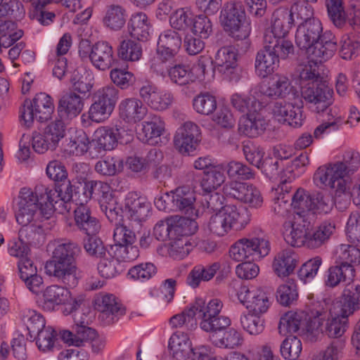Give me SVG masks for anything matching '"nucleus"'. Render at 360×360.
Here are the masks:
<instances>
[{
	"label": "nucleus",
	"instance_id": "nucleus-1",
	"mask_svg": "<svg viewBox=\"0 0 360 360\" xmlns=\"http://www.w3.org/2000/svg\"><path fill=\"white\" fill-rule=\"evenodd\" d=\"M81 252L80 246L75 242L64 240L59 243L46 262V274L68 287H75L79 282L76 258Z\"/></svg>",
	"mask_w": 360,
	"mask_h": 360
},
{
	"label": "nucleus",
	"instance_id": "nucleus-2",
	"mask_svg": "<svg viewBox=\"0 0 360 360\" xmlns=\"http://www.w3.org/2000/svg\"><path fill=\"white\" fill-rule=\"evenodd\" d=\"M307 316V332L314 336L323 334L330 338H338L348 328L347 319L339 315L331 307L318 304L309 309Z\"/></svg>",
	"mask_w": 360,
	"mask_h": 360
},
{
	"label": "nucleus",
	"instance_id": "nucleus-3",
	"mask_svg": "<svg viewBox=\"0 0 360 360\" xmlns=\"http://www.w3.org/2000/svg\"><path fill=\"white\" fill-rule=\"evenodd\" d=\"M39 187H36L35 192L27 188L20 190L15 210V216L18 224L30 223L38 210L39 214L46 219H49L53 214L54 206L48 200L44 199V202L41 200L45 195V191L37 190Z\"/></svg>",
	"mask_w": 360,
	"mask_h": 360
},
{
	"label": "nucleus",
	"instance_id": "nucleus-4",
	"mask_svg": "<svg viewBox=\"0 0 360 360\" xmlns=\"http://www.w3.org/2000/svg\"><path fill=\"white\" fill-rule=\"evenodd\" d=\"M219 22L224 30L236 40L245 39L250 34V23L246 19L241 2L229 1L224 4L220 12Z\"/></svg>",
	"mask_w": 360,
	"mask_h": 360
},
{
	"label": "nucleus",
	"instance_id": "nucleus-5",
	"mask_svg": "<svg viewBox=\"0 0 360 360\" xmlns=\"http://www.w3.org/2000/svg\"><path fill=\"white\" fill-rule=\"evenodd\" d=\"M275 42L271 37H267L264 39L263 49L257 53L255 68L260 77L264 78L273 73L279 66L280 58L285 59L294 52L288 46Z\"/></svg>",
	"mask_w": 360,
	"mask_h": 360
},
{
	"label": "nucleus",
	"instance_id": "nucleus-6",
	"mask_svg": "<svg viewBox=\"0 0 360 360\" xmlns=\"http://www.w3.org/2000/svg\"><path fill=\"white\" fill-rule=\"evenodd\" d=\"M191 307L195 318L200 319V327L204 331L209 333L216 328H226L231 325L229 317L219 315L223 303L219 299L205 302L202 298H197Z\"/></svg>",
	"mask_w": 360,
	"mask_h": 360
},
{
	"label": "nucleus",
	"instance_id": "nucleus-7",
	"mask_svg": "<svg viewBox=\"0 0 360 360\" xmlns=\"http://www.w3.org/2000/svg\"><path fill=\"white\" fill-rule=\"evenodd\" d=\"M270 252V243L263 235L249 236L237 240L229 250L230 257L236 262L258 260Z\"/></svg>",
	"mask_w": 360,
	"mask_h": 360
},
{
	"label": "nucleus",
	"instance_id": "nucleus-8",
	"mask_svg": "<svg viewBox=\"0 0 360 360\" xmlns=\"http://www.w3.org/2000/svg\"><path fill=\"white\" fill-rule=\"evenodd\" d=\"M78 52L83 60L89 59L94 68L102 71L110 69L117 61L112 46L104 41L91 45L89 40H82Z\"/></svg>",
	"mask_w": 360,
	"mask_h": 360
},
{
	"label": "nucleus",
	"instance_id": "nucleus-9",
	"mask_svg": "<svg viewBox=\"0 0 360 360\" xmlns=\"http://www.w3.org/2000/svg\"><path fill=\"white\" fill-rule=\"evenodd\" d=\"M96 331L88 326V320L86 318L75 317V324L72 330H63L60 333L62 340L70 345L80 347L84 342L91 341L92 350L95 353L101 351L105 347V340L96 338Z\"/></svg>",
	"mask_w": 360,
	"mask_h": 360
},
{
	"label": "nucleus",
	"instance_id": "nucleus-10",
	"mask_svg": "<svg viewBox=\"0 0 360 360\" xmlns=\"http://www.w3.org/2000/svg\"><path fill=\"white\" fill-rule=\"evenodd\" d=\"M54 110L52 98L45 94H37L32 101L25 100L20 109V122L27 127H30L36 119L39 122L48 120Z\"/></svg>",
	"mask_w": 360,
	"mask_h": 360
},
{
	"label": "nucleus",
	"instance_id": "nucleus-11",
	"mask_svg": "<svg viewBox=\"0 0 360 360\" xmlns=\"http://www.w3.org/2000/svg\"><path fill=\"white\" fill-rule=\"evenodd\" d=\"M196 229L197 223L194 220L174 216L158 221L153 228V236L159 241L175 240L192 234Z\"/></svg>",
	"mask_w": 360,
	"mask_h": 360
},
{
	"label": "nucleus",
	"instance_id": "nucleus-12",
	"mask_svg": "<svg viewBox=\"0 0 360 360\" xmlns=\"http://www.w3.org/2000/svg\"><path fill=\"white\" fill-rule=\"evenodd\" d=\"M294 19L290 17V13L287 8H280L276 9L272 15L271 26L265 30L264 39L267 37H271L276 43L283 44L288 49L294 50V46L290 41L285 39V37L289 32Z\"/></svg>",
	"mask_w": 360,
	"mask_h": 360
},
{
	"label": "nucleus",
	"instance_id": "nucleus-13",
	"mask_svg": "<svg viewBox=\"0 0 360 360\" xmlns=\"http://www.w3.org/2000/svg\"><path fill=\"white\" fill-rule=\"evenodd\" d=\"M333 89L323 82L301 89L302 98L316 112H323L333 104Z\"/></svg>",
	"mask_w": 360,
	"mask_h": 360
},
{
	"label": "nucleus",
	"instance_id": "nucleus-14",
	"mask_svg": "<svg viewBox=\"0 0 360 360\" xmlns=\"http://www.w3.org/2000/svg\"><path fill=\"white\" fill-rule=\"evenodd\" d=\"M201 140V131L195 122L187 121L176 130L174 143L175 148L182 154L190 155L195 151Z\"/></svg>",
	"mask_w": 360,
	"mask_h": 360
},
{
	"label": "nucleus",
	"instance_id": "nucleus-15",
	"mask_svg": "<svg viewBox=\"0 0 360 360\" xmlns=\"http://www.w3.org/2000/svg\"><path fill=\"white\" fill-rule=\"evenodd\" d=\"M215 69L224 77L231 82H238L240 79L238 66V52L233 46H223L215 56Z\"/></svg>",
	"mask_w": 360,
	"mask_h": 360
},
{
	"label": "nucleus",
	"instance_id": "nucleus-16",
	"mask_svg": "<svg viewBox=\"0 0 360 360\" xmlns=\"http://www.w3.org/2000/svg\"><path fill=\"white\" fill-rule=\"evenodd\" d=\"M323 34V27L321 21L315 18L308 19L301 22L296 30L295 44L306 52L309 51Z\"/></svg>",
	"mask_w": 360,
	"mask_h": 360
},
{
	"label": "nucleus",
	"instance_id": "nucleus-17",
	"mask_svg": "<svg viewBox=\"0 0 360 360\" xmlns=\"http://www.w3.org/2000/svg\"><path fill=\"white\" fill-rule=\"evenodd\" d=\"M76 186L72 185L70 181L67 179L65 182H62V184L57 186L55 189L40 186L37 190L45 191V195L41 198L43 202L44 199L48 200L54 206L53 211L62 213L64 211H69L70 209V207H68V203L72 200L74 188Z\"/></svg>",
	"mask_w": 360,
	"mask_h": 360
},
{
	"label": "nucleus",
	"instance_id": "nucleus-18",
	"mask_svg": "<svg viewBox=\"0 0 360 360\" xmlns=\"http://www.w3.org/2000/svg\"><path fill=\"white\" fill-rule=\"evenodd\" d=\"M139 95L148 106L159 111L169 108L174 101L172 92L160 90L151 82L146 83L140 88Z\"/></svg>",
	"mask_w": 360,
	"mask_h": 360
},
{
	"label": "nucleus",
	"instance_id": "nucleus-19",
	"mask_svg": "<svg viewBox=\"0 0 360 360\" xmlns=\"http://www.w3.org/2000/svg\"><path fill=\"white\" fill-rule=\"evenodd\" d=\"M274 117L281 123L294 128L302 125L304 117L302 106L285 101H276L272 107Z\"/></svg>",
	"mask_w": 360,
	"mask_h": 360
},
{
	"label": "nucleus",
	"instance_id": "nucleus-20",
	"mask_svg": "<svg viewBox=\"0 0 360 360\" xmlns=\"http://www.w3.org/2000/svg\"><path fill=\"white\" fill-rule=\"evenodd\" d=\"M150 210V204L145 197L136 192H129L124 199V216L131 221L141 222L146 220Z\"/></svg>",
	"mask_w": 360,
	"mask_h": 360
},
{
	"label": "nucleus",
	"instance_id": "nucleus-21",
	"mask_svg": "<svg viewBox=\"0 0 360 360\" xmlns=\"http://www.w3.org/2000/svg\"><path fill=\"white\" fill-rule=\"evenodd\" d=\"M96 309L99 311L98 319L105 325H110L124 314V309L116 301L113 295H99L95 302Z\"/></svg>",
	"mask_w": 360,
	"mask_h": 360
},
{
	"label": "nucleus",
	"instance_id": "nucleus-22",
	"mask_svg": "<svg viewBox=\"0 0 360 360\" xmlns=\"http://www.w3.org/2000/svg\"><path fill=\"white\" fill-rule=\"evenodd\" d=\"M325 305L331 307L339 315L347 319L360 309V285L346 288L339 300L333 302L331 304Z\"/></svg>",
	"mask_w": 360,
	"mask_h": 360
},
{
	"label": "nucleus",
	"instance_id": "nucleus-23",
	"mask_svg": "<svg viewBox=\"0 0 360 360\" xmlns=\"http://www.w3.org/2000/svg\"><path fill=\"white\" fill-rule=\"evenodd\" d=\"M84 100L78 94L70 91L63 94L58 101V115L63 122H68L77 117L82 111Z\"/></svg>",
	"mask_w": 360,
	"mask_h": 360
},
{
	"label": "nucleus",
	"instance_id": "nucleus-24",
	"mask_svg": "<svg viewBox=\"0 0 360 360\" xmlns=\"http://www.w3.org/2000/svg\"><path fill=\"white\" fill-rule=\"evenodd\" d=\"M172 195L174 212H181L186 216L184 218L193 220V218L198 215L194 207L195 197L193 191L188 187L182 186L172 191Z\"/></svg>",
	"mask_w": 360,
	"mask_h": 360
},
{
	"label": "nucleus",
	"instance_id": "nucleus-25",
	"mask_svg": "<svg viewBox=\"0 0 360 360\" xmlns=\"http://www.w3.org/2000/svg\"><path fill=\"white\" fill-rule=\"evenodd\" d=\"M70 292L64 287L58 285L48 286L43 292L39 305L46 311H53L56 307L66 304L70 300Z\"/></svg>",
	"mask_w": 360,
	"mask_h": 360
},
{
	"label": "nucleus",
	"instance_id": "nucleus-26",
	"mask_svg": "<svg viewBox=\"0 0 360 360\" xmlns=\"http://www.w3.org/2000/svg\"><path fill=\"white\" fill-rule=\"evenodd\" d=\"M337 39L330 31L322 34L320 39L315 43L314 46L309 49L307 53L312 60L319 61L327 60L330 58L337 51Z\"/></svg>",
	"mask_w": 360,
	"mask_h": 360
},
{
	"label": "nucleus",
	"instance_id": "nucleus-27",
	"mask_svg": "<svg viewBox=\"0 0 360 360\" xmlns=\"http://www.w3.org/2000/svg\"><path fill=\"white\" fill-rule=\"evenodd\" d=\"M147 112V107L136 98H125L119 104L120 117L127 123L135 124L140 122Z\"/></svg>",
	"mask_w": 360,
	"mask_h": 360
},
{
	"label": "nucleus",
	"instance_id": "nucleus-28",
	"mask_svg": "<svg viewBox=\"0 0 360 360\" xmlns=\"http://www.w3.org/2000/svg\"><path fill=\"white\" fill-rule=\"evenodd\" d=\"M118 134L117 128L99 127L94 133L91 146L98 153L111 150L117 145Z\"/></svg>",
	"mask_w": 360,
	"mask_h": 360
},
{
	"label": "nucleus",
	"instance_id": "nucleus-29",
	"mask_svg": "<svg viewBox=\"0 0 360 360\" xmlns=\"http://www.w3.org/2000/svg\"><path fill=\"white\" fill-rule=\"evenodd\" d=\"M108 189V184L102 181H88L84 184H79L74 188L72 202L78 206H87L86 203L93 195H101L103 190Z\"/></svg>",
	"mask_w": 360,
	"mask_h": 360
},
{
	"label": "nucleus",
	"instance_id": "nucleus-30",
	"mask_svg": "<svg viewBox=\"0 0 360 360\" xmlns=\"http://www.w3.org/2000/svg\"><path fill=\"white\" fill-rule=\"evenodd\" d=\"M165 131V122L160 117L153 115L141 123V129L138 132L139 139L143 143L153 145Z\"/></svg>",
	"mask_w": 360,
	"mask_h": 360
},
{
	"label": "nucleus",
	"instance_id": "nucleus-31",
	"mask_svg": "<svg viewBox=\"0 0 360 360\" xmlns=\"http://www.w3.org/2000/svg\"><path fill=\"white\" fill-rule=\"evenodd\" d=\"M310 226L311 223L308 218H303L300 215H295L292 223V230L285 236V240L293 247L304 245L307 247Z\"/></svg>",
	"mask_w": 360,
	"mask_h": 360
},
{
	"label": "nucleus",
	"instance_id": "nucleus-32",
	"mask_svg": "<svg viewBox=\"0 0 360 360\" xmlns=\"http://www.w3.org/2000/svg\"><path fill=\"white\" fill-rule=\"evenodd\" d=\"M226 328H216L210 333V340L218 347L233 349L243 344V338L241 333L234 328L224 331Z\"/></svg>",
	"mask_w": 360,
	"mask_h": 360
},
{
	"label": "nucleus",
	"instance_id": "nucleus-33",
	"mask_svg": "<svg viewBox=\"0 0 360 360\" xmlns=\"http://www.w3.org/2000/svg\"><path fill=\"white\" fill-rule=\"evenodd\" d=\"M75 221L77 227L87 236H95L100 230L98 220L92 216L88 206H78L75 210Z\"/></svg>",
	"mask_w": 360,
	"mask_h": 360
},
{
	"label": "nucleus",
	"instance_id": "nucleus-34",
	"mask_svg": "<svg viewBox=\"0 0 360 360\" xmlns=\"http://www.w3.org/2000/svg\"><path fill=\"white\" fill-rule=\"evenodd\" d=\"M101 209L110 222H117L124 216V206H121L110 192V186L108 189L102 191L98 198Z\"/></svg>",
	"mask_w": 360,
	"mask_h": 360
},
{
	"label": "nucleus",
	"instance_id": "nucleus-35",
	"mask_svg": "<svg viewBox=\"0 0 360 360\" xmlns=\"http://www.w3.org/2000/svg\"><path fill=\"white\" fill-rule=\"evenodd\" d=\"M221 264L219 262H213L206 264H196L190 271L187 276V283L192 288H197L202 281H210L217 271L219 270Z\"/></svg>",
	"mask_w": 360,
	"mask_h": 360
},
{
	"label": "nucleus",
	"instance_id": "nucleus-36",
	"mask_svg": "<svg viewBox=\"0 0 360 360\" xmlns=\"http://www.w3.org/2000/svg\"><path fill=\"white\" fill-rule=\"evenodd\" d=\"M297 262V255L292 250H283L275 256L273 270L278 276H287L293 272Z\"/></svg>",
	"mask_w": 360,
	"mask_h": 360
},
{
	"label": "nucleus",
	"instance_id": "nucleus-37",
	"mask_svg": "<svg viewBox=\"0 0 360 360\" xmlns=\"http://www.w3.org/2000/svg\"><path fill=\"white\" fill-rule=\"evenodd\" d=\"M219 213L223 216L231 230H242L250 222V217L247 213L234 205H225Z\"/></svg>",
	"mask_w": 360,
	"mask_h": 360
},
{
	"label": "nucleus",
	"instance_id": "nucleus-38",
	"mask_svg": "<svg viewBox=\"0 0 360 360\" xmlns=\"http://www.w3.org/2000/svg\"><path fill=\"white\" fill-rule=\"evenodd\" d=\"M266 129V122L259 114L251 112L240 117L238 124L240 133L249 137H255Z\"/></svg>",
	"mask_w": 360,
	"mask_h": 360
},
{
	"label": "nucleus",
	"instance_id": "nucleus-39",
	"mask_svg": "<svg viewBox=\"0 0 360 360\" xmlns=\"http://www.w3.org/2000/svg\"><path fill=\"white\" fill-rule=\"evenodd\" d=\"M311 59L307 63L300 64L297 68L296 73L301 89L304 86H311L322 82L320 66L317 65V61Z\"/></svg>",
	"mask_w": 360,
	"mask_h": 360
},
{
	"label": "nucleus",
	"instance_id": "nucleus-40",
	"mask_svg": "<svg viewBox=\"0 0 360 360\" xmlns=\"http://www.w3.org/2000/svg\"><path fill=\"white\" fill-rule=\"evenodd\" d=\"M335 229V224L330 221H325L314 230L309 231L307 247L316 249L325 244L333 234Z\"/></svg>",
	"mask_w": 360,
	"mask_h": 360
},
{
	"label": "nucleus",
	"instance_id": "nucleus-41",
	"mask_svg": "<svg viewBox=\"0 0 360 360\" xmlns=\"http://www.w3.org/2000/svg\"><path fill=\"white\" fill-rule=\"evenodd\" d=\"M354 245L340 244L336 247L334 257L335 264L349 266L354 269V265L360 264V250Z\"/></svg>",
	"mask_w": 360,
	"mask_h": 360
},
{
	"label": "nucleus",
	"instance_id": "nucleus-42",
	"mask_svg": "<svg viewBox=\"0 0 360 360\" xmlns=\"http://www.w3.org/2000/svg\"><path fill=\"white\" fill-rule=\"evenodd\" d=\"M169 349L172 355V359L182 360L193 349L187 334L175 333L169 340Z\"/></svg>",
	"mask_w": 360,
	"mask_h": 360
},
{
	"label": "nucleus",
	"instance_id": "nucleus-43",
	"mask_svg": "<svg viewBox=\"0 0 360 360\" xmlns=\"http://www.w3.org/2000/svg\"><path fill=\"white\" fill-rule=\"evenodd\" d=\"M354 275V269H351L349 266L335 264L328 269L325 284L328 287L334 288L341 283H349L353 280Z\"/></svg>",
	"mask_w": 360,
	"mask_h": 360
},
{
	"label": "nucleus",
	"instance_id": "nucleus-44",
	"mask_svg": "<svg viewBox=\"0 0 360 360\" xmlns=\"http://www.w3.org/2000/svg\"><path fill=\"white\" fill-rule=\"evenodd\" d=\"M307 318L303 312L288 311L285 313L280 319L278 325V331L280 333L285 335L288 333H296L302 327L307 330Z\"/></svg>",
	"mask_w": 360,
	"mask_h": 360
},
{
	"label": "nucleus",
	"instance_id": "nucleus-45",
	"mask_svg": "<svg viewBox=\"0 0 360 360\" xmlns=\"http://www.w3.org/2000/svg\"><path fill=\"white\" fill-rule=\"evenodd\" d=\"M311 193H309L302 188L296 189L291 195V207L295 210V215H300L303 218H309L311 211Z\"/></svg>",
	"mask_w": 360,
	"mask_h": 360
},
{
	"label": "nucleus",
	"instance_id": "nucleus-46",
	"mask_svg": "<svg viewBox=\"0 0 360 360\" xmlns=\"http://www.w3.org/2000/svg\"><path fill=\"white\" fill-rule=\"evenodd\" d=\"M128 30L131 37L143 41L149 36V23L146 13H136L131 15L128 22Z\"/></svg>",
	"mask_w": 360,
	"mask_h": 360
},
{
	"label": "nucleus",
	"instance_id": "nucleus-47",
	"mask_svg": "<svg viewBox=\"0 0 360 360\" xmlns=\"http://www.w3.org/2000/svg\"><path fill=\"white\" fill-rule=\"evenodd\" d=\"M224 170V166L221 164L205 171L200 182L202 188L207 193H211L219 187L226 179Z\"/></svg>",
	"mask_w": 360,
	"mask_h": 360
},
{
	"label": "nucleus",
	"instance_id": "nucleus-48",
	"mask_svg": "<svg viewBox=\"0 0 360 360\" xmlns=\"http://www.w3.org/2000/svg\"><path fill=\"white\" fill-rule=\"evenodd\" d=\"M126 9L120 5L112 4L107 7L103 18L104 25L112 30H120L126 22Z\"/></svg>",
	"mask_w": 360,
	"mask_h": 360
},
{
	"label": "nucleus",
	"instance_id": "nucleus-49",
	"mask_svg": "<svg viewBox=\"0 0 360 360\" xmlns=\"http://www.w3.org/2000/svg\"><path fill=\"white\" fill-rule=\"evenodd\" d=\"M291 89V84L289 79L283 75H276L268 86L263 89V93L270 98H283L289 94Z\"/></svg>",
	"mask_w": 360,
	"mask_h": 360
},
{
	"label": "nucleus",
	"instance_id": "nucleus-50",
	"mask_svg": "<svg viewBox=\"0 0 360 360\" xmlns=\"http://www.w3.org/2000/svg\"><path fill=\"white\" fill-rule=\"evenodd\" d=\"M91 148V141L86 134L83 130H78L69 139L65 150L70 154L82 155Z\"/></svg>",
	"mask_w": 360,
	"mask_h": 360
},
{
	"label": "nucleus",
	"instance_id": "nucleus-51",
	"mask_svg": "<svg viewBox=\"0 0 360 360\" xmlns=\"http://www.w3.org/2000/svg\"><path fill=\"white\" fill-rule=\"evenodd\" d=\"M94 169L101 175L115 176L122 171L123 160L118 157L106 156L96 163Z\"/></svg>",
	"mask_w": 360,
	"mask_h": 360
},
{
	"label": "nucleus",
	"instance_id": "nucleus-52",
	"mask_svg": "<svg viewBox=\"0 0 360 360\" xmlns=\"http://www.w3.org/2000/svg\"><path fill=\"white\" fill-rule=\"evenodd\" d=\"M124 269V264L115 257H101L98 264L99 274L105 278H111L120 274Z\"/></svg>",
	"mask_w": 360,
	"mask_h": 360
},
{
	"label": "nucleus",
	"instance_id": "nucleus-53",
	"mask_svg": "<svg viewBox=\"0 0 360 360\" xmlns=\"http://www.w3.org/2000/svg\"><path fill=\"white\" fill-rule=\"evenodd\" d=\"M252 295L251 300L246 306L248 311L261 315L266 313L271 304L269 295L264 290L257 288Z\"/></svg>",
	"mask_w": 360,
	"mask_h": 360
},
{
	"label": "nucleus",
	"instance_id": "nucleus-54",
	"mask_svg": "<svg viewBox=\"0 0 360 360\" xmlns=\"http://www.w3.org/2000/svg\"><path fill=\"white\" fill-rule=\"evenodd\" d=\"M229 178L238 180H250L255 178L254 171L245 164L232 160L224 164Z\"/></svg>",
	"mask_w": 360,
	"mask_h": 360
},
{
	"label": "nucleus",
	"instance_id": "nucleus-55",
	"mask_svg": "<svg viewBox=\"0 0 360 360\" xmlns=\"http://www.w3.org/2000/svg\"><path fill=\"white\" fill-rule=\"evenodd\" d=\"M193 107L196 112L209 115L217 109L216 98L209 93H201L193 99Z\"/></svg>",
	"mask_w": 360,
	"mask_h": 360
},
{
	"label": "nucleus",
	"instance_id": "nucleus-56",
	"mask_svg": "<svg viewBox=\"0 0 360 360\" xmlns=\"http://www.w3.org/2000/svg\"><path fill=\"white\" fill-rule=\"evenodd\" d=\"M117 51L122 60L137 61L142 56V46L138 41L127 39L120 43Z\"/></svg>",
	"mask_w": 360,
	"mask_h": 360
},
{
	"label": "nucleus",
	"instance_id": "nucleus-57",
	"mask_svg": "<svg viewBox=\"0 0 360 360\" xmlns=\"http://www.w3.org/2000/svg\"><path fill=\"white\" fill-rule=\"evenodd\" d=\"M193 15L188 8H182L175 11L169 17L171 26L176 30L186 31L191 29Z\"/></svg>",
	"mask_w": 360,
	"mask_h": 360
},
{
	"label": "nucleus",
	"instance_id": "nucleus-58",
	"mask_svg": "<svg viewBox=\"0 0 360 360\" xmlns=\"http://www.w3.org/2000/svg\"><path fill=\"white\" fill-rule=\"evenodd\" d=\"M326 7L329 18L336 27H341L346 23L349 14L344 10L342 0H326Z\"/></svg>",
	"mask_w": 360,
	"mask_h": 360
},
{
	"label": "nucleus",
	"instance_id": "nucleus-59",
	"mask_svg": "<svg viewBox=\"0 0 360 360\" xmlns=\"http://www.w3.org/2000/svg\"><path fill=\"white\" fill-rule=\"evenodd\" d=\"M231 103L236 110L246 115L255 112L259 105L255 98L238 93L231 96Z\"/></svg>",
	"mask_w": 360,
	"mask_h": 360
},
{
	"label": "nucleus",
	"instance_id": "nucleus-60",
	"mask_svg": "<svg viewBox=\"0 0 360 360\" xmlns=\"http://www.w3.org/2000/svg\"><path fill=\"white\" fill-rule=\"evenodd\" d=\"M360 53V37L347 35L342 38L340 54L343 59L350 60Z\"/></svg>",
	"mask_w": 360,
	"mask_h": 360
},
{
	"label": "nucleus",
	"instance_id": "nucleus-61",
	"mask_svg": "<svg viewBox=\"0 0 360 360\" xmlns=\"http://www.w3.org/2000/svg\"><path fill=\"white\" fill-rule=\"evenodd\" d=\"M298 297L297 285L292 280L287 281L281 285L276 291L278 302L283 306H289L297 300Z\"/></svg>",
	"mask_w": 360,
	"mask_h": 360
},
{
	"label": "nucleus",
	"instance_id": "nucleus-62",
	"mask_svg": "<svg viewBox=\"0 0 360 360\" xmlns=\"http://www.w3.org/2000/svg\"><path fill=\"white\" fill-rule=\"evenodd\" d=\"M44 134L46 141L55 150L65 135V122L59 120L51 122L46 127Z\"/></svg>",
	"mask_w": 360,
	"mask_h": 360
},
{
	"label": "nucleus",
	"instance_id": "nucleus-63",
	"mask_svg": "<svg viewBox=\"0 0 360 360\" xmlns=\"http://www.w3.org/2000/svg\"><path fill=\"white\" fill-rule=\"evenodd\" d=\"M240 323L244 330L251 335H258L264 329V320L261 314L248 312L240 317Z\"/></svg>",
	"mask_w": 360,
	"mask_h": 360
},
{
	"label": "nucleus",
	"instance_id": "nucleus-64",
	"mask_svg": "<svg viewBox=\"0 0 360 360\" xmlns=\"http://www.w3.org/2000/svg\"><path fill=\"white\" fill-rule=\"evenodd\" d=\"M168 77L172 82L180 86L186 85L194 80L189 66L183 64H174Z\"/></svg>",
	"mask_w": 360,
	"mask_h": 360
}]
</instances>
